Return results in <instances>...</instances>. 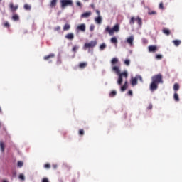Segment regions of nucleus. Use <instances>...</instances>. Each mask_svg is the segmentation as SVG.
<instances>
[{"label":"nucleus","instance_id":"obj_1","mask_svg":"<svg viewBox=\"0 0 182 182\" xmlns=\"http://www.w3.org/2000/svg\"><path fill=\"white\" fill-rule=\"evenodd\" d=\"M111 65L112 66L113 72H115L118 76L117 83L119 86H122L123 84V78L127 80V77H129V73L126 70L120 72V63H119V59L117 58L112 59Z\"/></svg>","mask_w":182,"mask_h":182},{"label":"nucleus","instance_id":"obj_2","mask_svg":"<svg viewBox=\"0 0 182 182\" xmlns=\"http://www.w3.org/2000/svg\"><path fill=\"white\" fill-rule=\"evenodd\" d=\"M151 80L149 89L151 92H154V90L159 89V85L163 83V75H161V74L155 75L152 76Z\"/></svg>","mask_w":182,"mask_h":182},{"label":"nucleus","instance_id":"obj_3","mask_svg":"<svg viewBox=\"0 0 182 182\" xmlns=\"http://www.w3.org/2000/svg\"><path fill=\"white\" fill-rule=\"evenodd\" d=\"M120 31V25L117 23L115 26H113L112 28L110 26H107L105 28V32H107L109 35H114V32H119Z\"/></svg>","mask_w":182,"mask_h":182},{"label":"nucleus","instance_id":"obj_4","mask_svg":"<svg viewBox=\"0 0 182 182\" xmlns=\"http://www.w3.org/2000/svg\"><path fill=\"white\" fill-rule=\"evenodd\" d=\"M134 22H136L139 26L143 25V20H141L140 16H137L136 18L132 17L129 20V25H134Z\"/></svg>","mask_w":182,"mask_h":182},{"label":"nucleus","instance_id":"obj_5","mask_svg":"<svg viewBox=\"0 0 182 182\" xmlns=\"http://www.w3.org/2000/svg\"><path fill=\"white\" fill-rule=\"evenodd\" d=\"M61 8H66V6H72L73 1L72 0H60Z\"/></svg>","mask_w":182,"mask_h":182},{"label":"nucleus","instance_id":"obj_6","mask_svg":"<svg viewBox=\"0 0 182 182\" xmlns=\"http://www.w3.org/2000/svg\"><path fill=\"white\" fill-rule=\"evenodd\" d=\"M97 45V41H92L90 43H86L84 45V49H88L89 48H95Z\"/></svg>","mask_w":182,"mask_h":182},{"label":"nucleus","instance_id":"obj_7","mask_svg":"<svg viewBox=\"0 0 182 182\" xmlns=\"http://www.w3.org/2000/svg\"><path fill=\"white\" fill-rule=\"evenodd\" d=\"M9 8L11 12H16V11H18V8H19V6L14 5V3H10Z\"/></svg>","mask_w":182,"mask_h":182},{"label":"nucleus","instance_id":"obj_8","mask_svg":"<svg viewBox=\"0 0 182 182\" xmlns=\"http://www.w3.org/2000/svg\"><path fill=\"white\" fill-rule=\"evenodd\" d=\"M148 50L150 53H154L157 52V50H159V48H157L156 46H149L148 47Z\"/></svg>","mask_w":182,"mask_h":182},{"label":"nucleus","instance_id":"obj_9","mask_svg":"<svg viewBox=\"0 0 182 182\" xmlns=\"http://www.w3.org/2000/svg\"><path fill=\"white\" fill-rule=\"evenodd\" d=\"M77 31H81V32H86V25L85 23L77 26Z\"/></svg>","mask_w":182,"mask_h":182},{"label":"nucleus","instance_id":"obj_10","mask_svg":"<svg viewBox=\"0 0 182 182\" xmlns=\"http://www.w3.org/2000/svg\"><path fill=\"white\" fill-rule=\"evenodd\" d=\"M65 39H68V41H73L75 39V34L73 33H68L65 36Z\"/></svg>","mask_w":182,"mask_h":182},{"label":"nucleus","instance_id":"obj_11","mask_svg":"<svg viewBox=\"0 0 182 182\" xmlns=\"http://www.w3.org/2000/svg\"><path fill=\"white\" fill-rule=\"evenodd\" d=\"M53 58H55V54L51 53V54H49L48 55L44 56L43 59L44 60H49L50 62H52L50 59H53Z\"/></svg>","mask_w":182,"mask_h":182},{"label":"nucleus","instance_id":"obj_12","mask_svg":"<svg viewBox=\"0 0 182 182\" xmlns=\"http://www.w3.org/2000/svg\"><path fill=\"white\" fill-rule=\"evenodd\" d=\"M127 87H129V82H127V80H126L124 85L121 86V92H124Z\"/></svg>","mask_w":182,"mask_h":182},{"label":"nucleus","instance_id":"obj_13","mask_svg":"<svg viewBox=\"0 0 182 182\" xmlns=\"http://www.w3.org/2000/svg\"><path fill=\"white\" fill-rule=\"evenodd\" d=\"M56 5H58V0H50V8H56Z\"/></svg>","mask_w":182,"mask_h":182},{"label":"nucleus","instance_id":"obj_14","mask_svg":"<svg viewBox=\"0 0 182 182\" xmlns=\"http://www.w3.org/2000/svg\"><path fill=\"white\" fill-rule=\"evenodd\" d=\"M134 41V37L133 36H131L127 39V43H129V45H130L131 46L133 45Z\"/></svg>","mask_w":182,"mask_h":182},{"label":"nucleus","instance_id":"obj_15","mask_svg":"<svg viewBox=\"0 0 182 182\" xmlns=\"http://www.w3.org/2000/svg\"><path fill=\"white\" fill-rule=\"evenodd\" d=\"M92 15V11L85 12L81 15V18H89Z\"/></svg>","mask_w":182,"mask_h":182},{"label":"nucleus","instance_id":"obj_16","mask_svg":"<svg viewBox=\"0 0 182 182\" xmlns=\"http://www.w3.org/2000/svg\"><path fill=\"white\" fill-rule=\"evenodd\" d=\"M87 66V63L82 62L79 64L78 68H80V69H85V68H86Z\"/></svg>","mask_w":182,"mask_h":182},{"label":"nucleus","instance_id":"obj_17","mask_svg":"<svg viewBox=\"0 0 182 182\" xmlns=\"http://www.w3.org/2000/svg\"><path fill=\"white\" fill-rule=\"evenodd\" d=\"M137 77H135L134 78H132L131 80V85L132 86H136L137 85Z\"/></svg>","mask_w":182,"mask_h":182},{"label":"nucleus","instance_id":"obj_18","mask_svg":"<svg viewBox=\"0 0 182 182\" xmlns=\"http://www.w3.org/2000/svg\"><path fill=\"white\" fill-rule=\"evenodd\" d=\"M70 29V24L69 23H65L63 28V30L64 31H69Z\"/></svg>","mask_w":182,"mask_h":182},{"label":"nucleus","instance_id":"obj_19","mask_svg":"<svg viewBox=\"0 0 182 182\" xmlns=\"http://www.w3.org/2000/svg\"><path fill=\"white\" fill-rule=\"evenodd\" d=\"M0 149L2 153L5 151V144L3 141H0Z\"/></svg>","mask_w":182,"mask_h":182},{"label":"nucleus","instance_id":"obj_20","mask_svg":"<svg viewBox=\"0 0 182 182\" xmlns=\"http://www.w3.org/2000/svg\"><path fill=\"white\" fill-rule=\"evenodd\" d=\"M95 21L97 23H98L99 25H100V23H102V17L100 16H98L97 17H96L95 18Z\"/></svg>","mask_w":182,"mask_h":182},{"label":"nucleus","instance_id":"obj_21","mask_svg":"<svg viewBox=\"0 0 182 182\" xmlns=\"http://www.w3.org/2000/svg\"><path fill=\"white\" fill-rule=\"evenodd\" d=\"M163 33H164V35H166L167 36H168L170 35V33H171V32L170 31V30L167 29V28H164L162 30Z\"/></svg>","mask_w":182,"mask_h":182},{"label":"nucleus","instance_id":"obj_22","mask_svg":"<svg viewBox=\"0 0 182 182\" xmlns=\"http://www.w3.org/2000/svg\"><path fill=\"white\" fill-rule=\"evenodd\" d=\"M110 42L111 43H113L114 45H117V38L116 37H112L111 39H110Z\"/></svg>","mask_w":182,"mask_h":182},{"label":"nucleus","instance_id":"obj_23","mask_svg":"<svg viewBox=\"0 0 182 182\" xmlns=\"http://www.w3.org/2000/svg\"><path fill=\"white\" fill-rule=\"evenodd\" d=\"M173 43L175 45V46H180V45H181V41H180V40H173Z\"/></svg>","mask_w":182,"mask_h":182},{"label":"nucleus","instance_id":"obj_24","mask_svg":"<svg viewBox=\"0 0 182 182\" xmlns=\"http://www.w3.org/2000/svg\"><path fill=\"white\" fill-rule=\"evenodd\" d=\"M173 99L176 102H180V97H178V94L177 92L174 93Z\"/></svg>","mask_w":182,"mask_h":182},{"label":"nucleus","instance_id":"obj_25","mask_svg":"<svg viewBox=\"0 0 182 182\" xmlns=\"http://www.w3.org/2000/svg\"><path fill=\"white\" fill-rule=\"evenodd\" d=\"M23 8L26 11H31V9H32V6H31V5H29L28 4H24Z\"/></svg>","mask_w":182,"mask_h":182},{"label":"nucleus","instance_id":"obj_26","mask_svg":"<svg viewBox=\"0 0 182 182\" xmlns=\"http://www.w3.org/2000/svg\"><path fill=\"white\" fill-rule=\"evenodd\" d=\"M180 90V85H178V83H175L173 85V90H175V92H177V90Z\"/></svg>","mask_w":182,"mask_h":182},{"label":"nucleus","instance_id":"obj_27","mask_svg":"<svg viewBox=\"0 0 182 182\" xmlns=\"http://www.w3.org/2000/svg\"><path fill=\"white\" fill-rule=\"evenodd\" d=\"M117 95V92H116V90H112L109 93V97H114V96H116Z\"/></svg>","mask_w":182,"mask_h":182},{"label":"nucleus","instance_id":"obj_28","mask_svg":"<svg viewBox=\"0 0 182 182\" xmlns=\"http://www.w3.org/2000/svg\"><path fill=\"white\" fill-rule=\"evenodd\" d=\"M155 58L157 60H161V59H163V55L161 54H156Z\"/></svg>","mask_w":182,"mask_h":182},{"label":"nucleus","instance_id":"obj_29","mask_svg":"<svg viewBox=\"0 0 182 182\" xmlns=\"http://www.w3.org/2000/svg\"><path fill=\"white\" fill-rule=\"evenodd\" d=\"M12 19L13 21H18L19 19V16H18V14H14L12 16Z\"/></svg>","mask_w":182,"mask_h":182},{"label":"nucleus","instance_id":"obj_30","mask_svg":"<svg viewBox=\"0 0 182 182\" xmlns=\"http://www.w3.org/2000/svg\"><path fill=\"white\" fill-rule=\"evenodd\" d=\"M100 50H105V49H106V44L105 43L101 44L100 46Z\"/></svg>","mask_w":182,"mask_h":182},{"label":"nucleus","instance_id":"obj_31","mask_svg":"<svg viewBox=\"0 0 182 182\" xmlns=\"http://www.w3.org/2000/svg\"><path fill=\"white\" fill-rule=\"evenodd\" d=\"M124 65H126V66H130V60L129 59H126L124 62Z\"/></svg>","mask_w":182,"mask_h":182},{"label":"nucleus","instance_id":"obj_32","mask_svg":"<svg viewBox=\"0 0 182 182\" xmlns=\"http://www.w3.org/2000/svg\"><path fill=\"white\" fill-rule=\"evenodd\" d=\"M77 49H79V46H75L73 47L72 50H73V52L75 53V52H76V50H77Z\"/></svg>","mask_w":182,"mask_h":182},{"label":"nucleus","instance_id":"obj_33","mask_svg":"<svg viewBox=\"0 0 182 182\" xmlns=\"http://www.w3.org/2000/svg\"><path fill=\"white\" fill-rule=\"evenodd\" d=\"M159 9H164V4L163 2H161L159 6Z\"/></svg>","mask_w":182,"mask_h":182},{"label":"nucleus","instance_id":"obj_34","mask_svg":"<svg viewBox=\"0 0 182 182\" xmlns=\"http://www.w3.org/2000/svg\"><path fill=\"white\" fill-rule=\"evenodd\" d=\"M18 167H22L23 166V162H22L21 161H19L17 164Z\"/></svg>","mask_w":182,"mask_h":182},{"label":"nucleus","instance_id":"obj_35","mask_svg":"<svg viewBox=\"0 0 182 182\" xmlns=\"http://www.w3.org/2000/svg\"><path fill=\"white\" fill-rule=\"evenodd\" d=\"M148 14L149 15H156L157 12H156V11H149Z\"/></svg>","mask_w":182,"mask_h":182},{"label":"nucleus","instance_id":"obj_36","mask_svg":"<svg viewBox=\"0 0 182 182\" xmlns=\"http://www.w3.org/2000/svg\"><path fill=\"white\" fill-rule=\"evenodd\" d=\"M79 134L80 136H83L85 134V131L83 129H80Z\"/></svg>","mask_w":182,"mask_h":182},{"label":"nucleus","instance_id":"obj_37","mask_svg":"<svg viewBox=\"0 0 182 182\" xmlns=\"http://www.w3.org/2000/svg\"><path fill=\"white\" fill-rule=\"evenodd\" d=\"M4 26L5 28H9V26H11V25L9 24V22H6V23H4Z\"/></svg>","mask_w":182,"mask_h":182},{"label":"nucleus","instance_id":"obj_38","mask_svg":"<svg viewBox=\"0 0 182 182\" xmlns=\"http://www.w3.org/2000/svg\"><path fill=\"white\" fill-rule=\"evenodd\" d=\"M128 96H133V91L132 90H129L127 92Z\"/></svg>","mask_w":182,"mask_h":182},{"label":"nucleus","instance_id":"obj_39","mask_svg":"<svg viewBox=\"0 0 182 182\" xmlns=\"http://www.w3.org/2000/svg\"><path fill=\"white\" fill-rule=\"evenodd\" d=\"M44 167H45V168L49 169V168H50V164H46L44 165Z\"/></svg>","mask_w":182,"mask_h":182},{"label":"nucleus","instance_id":"obj_40","mask_svg":"<svg viewBox=\"0 0 182 182\" xmlns=\"http://www.w3.org/2000/svg\"><path fill=\"white\" fill-rule=\"evenodd\" d=\"M19 178L20 180H25V176H23V174H20L19 175Z\"/></svg>","mask_w":182,"mask_h":182},{"label":"nucleus","instance_id":"obj_41","mask_svg":"<svg viewBox=\"0 0 182 182\" xmlns=\"http://www.w3.org/2000/svg\"><path fill=\"white\" fill-rule=\"evenodd\" d=\"M151 109H153V105L152 104H149L148 107H147V109L148 110H151Z\"/></svg>","mask_w":182,"mask_h":182},{"label":"nucleus","instance_id":"obj_42","mask_svg":"<svg viewBox=\"0 0 182 182\" xmlns=\"http://www.w3.org/2000/svg\"><path fill=\"white\" fill-rule=\"evenodd\" d=\"M41 182H50L48 178H43Z\"/></svg>","mask_w":182,"mask_h":182},{"label":"nucleus","instance_id":"obj_43","mask_svg":"<svg viewBox=\"0 0 182 182\" xmlns=\"http://www.w3.org/2000/svg\"><path fill=\"white\" fill-rule=\"evenodd\" d=\"M77 6H80V8H82V3H80V1H77Z\"/></svg>","mask_w":182,"mask_h":182},{"label":"nucleus","instance_id":"obj_44","mask_svg":"<svg viewBox=\"0 0 182 182\" xmlns=\"http://www.w3.org/2000/svg\"><path fill=\"white\" fill-rule=\"evenodd\" d=\"M54 31H60V26H57L54 28Z\"/></svg>","mask_w":182,"mask_h":182},{"label":"nucleus","instance_id":"obj_45","mask_svg":"<svg viewBox=\"0 0 182 182\" xmlns=\"http://www.w3.org/2000/svg\"><path fill=\"white\" fill-rule=\"evenodd\" d=\"M137 79L139 80H141V82H143V78L141 77V76L139 75V76H136Z\"/></svg>","mask_w":182,"mask_h":182},{"label":"nucleus","instance_id":"obj_46","mask_svg":"<svg viewBox=\"0 0 182 182\" xmlns=\"http://www.w3.org/2000/svg\"><path fill=\"white\" fill-rule=\"evenodd\" d=\"M95 12L98 15V16H100V11L96 10Z\"/></svg>","mask_w":182,"mask_h":182},{"label":"nucleus","instance_id":"obj_47","mask_svg":"<svg viewBox=\"0 0 182 182\" xmlns=\"http://www.w3.org/2000/svg\"><path fill=\"white\" fill-rule=\"evenodd\" d=\"M53 168H54V170H56L58 168V165L53 164Z\"/></svg>","mask_w":182,"mask_h":182},{"label":"nucleus","instance_id":"obj_48","mask_svg":"<svg viewBox=\"0 0 182 182\" xmlns=\"http://www.w3.org/2000/svg\"><path fill=\"white\" fill-rule=\"evenodd\" d=\"M95 29V26H91L90 28V31H93Z\"/></svg>","mask_w":182,"mask_h":182},{"label":"nucleus","instance_id":"obj_49","mask_svg":"<svg viewBox=\"0 0 182 182\" xmlns=\"http://www.w3.org/2000/svg\"><path fill=\"white\" fill-rule=\"evenodd\" d=\"M90 6L92 9H95V4H91Z\"/></svg>","mask_w":182,"mask_h":182},{"label":"nucleus","instance_id":"obj_50","mask_svg":"<svg viewBox=\"0 0 182 182\" xmlns=\"http://www.w3.org/2000/svg\"><path fill=\"white\" fill-rule=\"evenodd\" d=\"M3 182H8V181H6V180H3Z\"/></svg>","mask_w":182,"mask_h":182},{"label":"nucleus","instance_id":"obj_51","mask_svg":"<svg viewBox=\"0 0 182 182\" xmlns=\"http://www.w3.org/2000/svg\"><path fill=\"white\" fill-rule=\"evenodd\" d=\"M2 112V109L0 108V113H1Z\"/></svg>","mask_w":182,"mask_h":182},{"label":"nucleus","instance_id":"obj_52","mask_svg":"<svg viewBox=\"0 0 182 182\" xmlns=\"http://www.w3.org/2000/svg\"><path fill=\"white\" fill-rule=\"evenodd\" d=\"M1 122H0V127H1Z\"/></svg>","mask_w":182,"mask_h":182},{"label":"nucleus","instance_id":"obj_53","mask_svg":"<svg viewBox=\"0 0 182 182\" xmlns=\"http://www.w3.org/2000/svg\"><path fill=\"white\" fill-rule=\"evenodd\" d=\"M84 1H89V0H84Z\"/></svg>","mask_w":182,"mask_h":182},{"label":"nucleus","instance_id":"obj_54","mask_svg":"<svg viewBox=\"0 0 182 182\" xmlns=\"http://www.w3.org/2000/svg\"><path fill=\"white\" fill-rule=\"evenodd\" d=\"M2 1V0H0V1Z\"/></svg>","mask_w":182,"mask_h":182}]
</instances>
